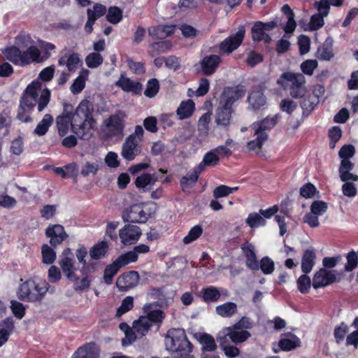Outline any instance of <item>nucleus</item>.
Returning <instances> with one entry per match:
<instances>
[{"label": "nucleus", "instance_id": "nucleus-5", "mask_svg": "<svg viewBox=\"0 0 358 358\" xmlns=\"http://www.w3.org/2000/svg\"><path fill=\"white\" fill-rule=\"evenodd\" d=\"M94 112V105L92 101L87 99H83L80 101L74 113L71 110V117H72V131L78 134L79 130H84L87 126L92 127L95 123L92 113Z\"/></svg>", "mask_w": 358, "mask_h": 358}, {"label": "nucleus", "instance_id": "nucleus-29", "mask_svg": "<svg viewBox=\"0 0 358 358\" xmlns=\"http://www.w3.org/2000/svg\"><path fill=\"white\" fill-rule=\"evenodd\" d=\"M252 38L255 42L264 41L266 44L271 41V36L267 34L263 28V22H256L251 29Z\"/></svg>", "mask_w": 358, "mask_h": 358}, {"label": "nucleus", "instance_id": "nucleus-17", "mask_svg": "<svg viewBox=\"0 0 358 358\" xmlns=\"http://www.w3.org/2000/svg\"><path fill=\"white\" fill-rule=\"evenodd\" d=\"M45 236L50 238V244L54 248L68 238L64 227L58 224L49 225L45 229Z\"/></svg>", "mask_w": 358, "mask_h": 358}, {"label": "nucleus", "instance_id": "nucleus-56", "mask_svg": "<svg viewBox=\"0 0 358 358\" xmlns=\"http://www.w3.org/2000/svg\"><path fill=\"white\" fill-rule=\"evenodd\" d=\"M156 181L151 174L145 173L136 178L135 185L138 188H144L148 185H154Z\"/></svg>", "mask_w": 358, "mask_h": 358}, {"label": "nucleus", "instance_id": "nucleus-49", "mask_svg": "<svg viewBox=\"0 0 358 358\" xmlns=\"http://www.w3.org/2000/svg\"><path fill=\"white\" fill-rule=\"evenodd\" d=\"M358 252H356L352 250L346 255L347 263L345 264L344 269L346 272H351L358 267Z\"/></svg>", "mask_w": 358, "mask_h": 358}, {"label": "nucleus", "instance_id": "nucleus-53", "mask_svg": "<svg viewBox=\"0 0 358 358\" xmlns=\"http://www.w3.org/2000/svg\"><path fill=\"white\" fill-rule=\"evenodd\" d=\"M238 189V187H229L227 185H221L215 187L213 190V196L215 199L221 197H225L231 193L236 192Z\"/></svg>", "mask_w": 358, "mask_h": 358}, {"label": "nucleus", "instance_id": "nucleus-39", "mask_svg": "<svg viewBox=\"0 0 358 358\" xmlns=\"http://www.w3.org/2000/svg\"><path fill=\"white\" fill-rule=\"evenodd\" d=\"M194 109L195 104L192 100L182 101L176 110L177 115L180 120L187 119L192 116Z\"/></svg>", "mask_w": 358, "mask_h": 358}, {"label": "nucleus", "instance_id": "nucleus-8", "mask_svg": "<svg viewBox=\"0 0 358 358\" xmlns=\"http://www.w3.org/2000/svg\"><path fill=\"white\" fill-rule=\"evenodd\" d=\"M355 154V148L352 144L344 145L338 152V156L341 159V164L338 168L341 181H358V176L350 173L355 167V164L350 161V158L352 157Z\"/></svg>", "mask_w": 358, "mask_h": 358}, {"label": "nucleus", "instance_id": "nucleus-21", "mask_svg": "<svg viewBox=\"0 0 358 358\" xmlns=\"http://www.w3.org/2000/svg\"><path fill=\"white\" fill-rule=\"evenodd\" d=\"M241 249L245 257V265L247 268L252 271L259 270V262L255 251L254 245L245 241L241 245Z\"/></svg>", "mask_w": 358, "mask_h": 358}, {"label": "nucleus", "instance_id": "nucleus-51", "mask_svg": "<svg viewBox=\"0 0 358 358\" xmlns=\"http://www.w3.org/2000/svg\"><path fill=\"white\" fill-rule=\"evenodd\" d=\"M134 307V299L131 296H126L121 303L120 307L117 309L115 317H120L131 310Z\"/></svg>", "mask_w": 358, "mask_h": 358}, {"label": "nucleus", "instance_id": "nucleus-6", "mask_svg": "<svg viewBox=\"0 0 358 358\" xmlns=\"http://www.w3.org/2000/svg\"><path fill=\"white\" fill-rule=\"evenodd\" d=\"M8 59L15 65L26 66L32 62L41 63V51L35 45L29 46L22 51L19 48L13 46L7 49Z\"/></svg>", "mask_w": 358, "mask_h": 358}, {"label": "nucleus", "instance_id": "nucleus-23", "mask_svg": "<svg viewBox=\"0 0 358 358\" xmlns=\"http://www.w3.org/2000/svg\"><path fill=\"white\" fill-rule=\"evenodd\" d=\"M176 31L174 24H159L150 27L148 34L152 39L164 40L166 37L171 36Z\"/></svg>", "mask_w": 358, "mask_h": 358}, {"label": "nucleus", "instance_id": "nucleus-32", "mask_svg": "<svg viewBox=\"0 0 358 358\" xmlns=\"http://www.w3.org/2000/svg\"><path fill=\"white\" fill-rule=\"evenodd\" d=\"M284 335L289 336L290 338H281L278 342L279 348L282 351H290L301 345L300 339L294 334L287 333Z\"/></svg>", "mask_w": 358, "mask_h": 358}, {"label": "nucleus", "instance_id": "nucleus-33", "mask_svg": "<svg viewBox=\"0 0 358 358\" xmlns=\"http://www.w3.org/2000/svg\"><path fill=\"white\" fill-rule=\"evenodd\" d=\"M53 171L61 176L62 178H70L76 179L78 174V169L76 163H70L63 167H54Z\"/></svg>", "mask_w": 358, "mask_h": 358}, {"label": "nucleus", "instance_id": "nucleus-4", "mask_svg": "<svg viewBox=\"0 0 358 358\" xmlns=\"http://www.w3.org/2000/svg\"><path fill=\"white\" fill-rule=\"evenodd\" d=\"M276 83L282 90H289L290 96L294 99L303 97L306 92V78L301 73L284 72L277 79Z\"/></svg>", "mask_w": 358, "mask_h": 358}, {"label": "nucleus", "instance_id": "nucleus-38", "mask_svg": "<svg viewBox=\"0 0 358 358\" xmlns=\"http://www.w3.org/2000/svg\"><path fill=\"white\" fill-rule=\"evenodd\" d=\"M201 173L202 172L195 166L187 176L182 177L180 180V184L182 190L194 186L198 181L199 177Z\"/></svg>", "mask_w": 358, "mask_h": 358}, {"label": "nucleus", "instance_id": "nucleus-46", "mask_svg": "<svg viewBox=\"0 0 358 358\" xmlns=\"http://www.w3.org/2000/svg\"><path fill=\"white\" fill-rule=\"evenodd\" d=\"M152 326L144 317H140L138 320L134 322V329L141 334V336H145Z\"/></svg>", "mask_w": 358, "mask_h": 358}, {"label": "nucleus", "instance_id": "nucleus-54", "mask_svg": "<svg viewBox=\"0 0 358 358\" xmlns=\"http://www.w3.org/2000/svg\"><path fill=\"white\" fill-rule=\"evenodd\" d=\"M138 260V256L136 255L134 250L128 251L121 255H120L117 259V263H118L121 267H124V266L136 262Z\"/></svg>", "mask_w": 358, "mask_h": 358}, {"label": "nucleus", "instance_id": "nucleus-16", "mask_svg": "<svg viewBox=\"0 0 358 358\" xmlns=\"http://www.w3.org/2000/svg\"><path fill=\"white\" fill-rule=\"evenodd\" d=\"M139 281L138 273L129 271L121 274L116 280V286L119 290L125 292L134 287Z\"/></svg>", "mask_w": 358, "mask_h": 358}, {"label": "nucleus", "instance_id": "nucleus-28", "mask_svg": "<svg viewBox=\"0 0 358 358\" xmlns=\"http://www.w3.org/2000/svg\"><path fill=\"white\" fill-rule=\"evenodd\" d=\"M199 296L206 303H216L221 297V294L217 287L208 286L201 289Z\"/></svg>", "mask_w": 358, "mask_h": 358}, {"label": "nucleus", "instance_id": "nucleus-48", "mask_svg": "<svg viewBox=\"0 0 358 358\" xmlns=\"http://www.w3.org/2000/svg\"><path fill=\"white\" fill-rule=\"evenodd\" d=\"M248 101L254 109H259L266 104V96L262 92H257L248 96Z\"/></svg>", "mask_w": 358, "mask_h": 358}, {"label": "nucleus", "instance_id": "nucleus-34", "mask_svg": "<svg viewBox=\"0 0 358 358\" xmlns=\"http://www.w3.org/2000/svg\"><path fill=\"white\" fill-rule=\"evenodd\" d=\"M153 306L155 305L152 303H146L144 306L143 309L147 313L144 317L152 324V323H162L164 319V313L160 309L152 310L151 308Z\"/></svg>", "mask_w": 358, "mask_h": 358}, {"label": "nucleus", "instance_id": "nucleus-42", "mask_svg": "<svg viewBox=\"0 0 358 358\" xmlns=\"http://www.w3.org/2000/svg\"><path fill=\"white\" fill-rule=\"evenodd\" d=\"M53 121L54 119L52 115L49 113L45 114L42 120L38 123L34 133L38 136H44L52 124Z\"/></svg>", "mask_w": 358, "mask_h": 358}, {"label": "nucleus", "instance_id": "nucleus-62", "mask_svg": "<svg viewBox=\"0 0 358 358\" xmlns=\"http://www.w3.org/2000/svg\"><path fill=\"white\" fill-rule=\"evenodd\" d=\"M308 273L301 275L297 280V287L299 292L302 294H307L309 292L311 280Z\"/></svg>", "mask_w": 358, "mask_h": 358}, {"label": "nucleus", "instance_id": "nucleus-43", "mask_svg": "<svg viewBox=\"0 0 358 358\" xmlns=\"http://www.w3.org/2000/svg\"><path fill=\"white\" fill-rule=\"evenodd\" d=\"M106 18L113 24H117L122 20L123 11L116 6H110L106 12Z\"/></svg>", "mask_w": 358, "mask_h": 358}, {"label": "nucleus", "instance_id": "nucleus-11", "mask_svg": "<svg viewBox=\"0 0 358 358\" xmlns=\"http://www.w3.org/2000/svg\"><path fill=\"white\" fill-rule=\"evenodd\" d=\"M122 217L124 222L145 223L150 215L144 210L142 204H134L123 211Z\"/></svg>", "mask_w": 358, "mask_h": 358}, {"label": "nucleus", "instance_id": "nucleus-1", "mask_svg": "<svg viewBox=\"0 0 358 358\" xmlns=\"http://www.w3.org/2000/svg\"><path fill=\"white\" fill-rule=\"evenodd\" d=\"M245 94L243 85H238L234 87L224 88L215 110V122L217 125L227 127L231 124V115L234 113L233 105Z\"/></svg>", "mask_w": 358, "mask_h": 358}, {"label": "nucleus", "instance_id": "nucleus-41", "mask_svg": "<svg viewBox=\"0 0 358 358\" xmlns=\"http://www.w3.org/2000/svg\"><path fill=\"white\" fill-rule=\"evenodd\" d=\"M217 315L222 317H231L237 313V305L234 302H226L219 305L215 308Z\"/></svg>", "mask_w": 358, "mask_h": 358}, {"label": "nucleus", "instance_id": "nucleus-59", "mask_svg": "<svg viewBox=\"0 0 358 358\" xmlns=\"http://www.w3.org/2000/svg\"><path fill=\"white\" fill-rule=\"evenodd\" d=\"M82 64L83 62L77 52H72L68 56L66 67L70 72H75Z\"/></svg>", "mask_w": 358, "mask_h": 358}, {"label": "nucleus", "instance_id": "nucleus-10", "mask_svg": "<svg viewBox=\"0 0 358 358\" xmlns=\"http://www.w3.org/2000/svg\"><path fill=\"white\" fill-rule=\"evenodd\" d=\"M222 62V59L218 55H209L203 57L198 65H195L196 73H201L205 76L214 74Z\"/></svg>", "mask_w": 358, "mask_h": 358}, {"label": "nucleus", "instance_id": "nucleus-14", "mask_svg": "<svg viewBox=\"0 0 358 358\" xmlns=\"http://www.w3.org/2000/svg\"><path fill=\"white\" fill-rule=\"evenodd\" d=\"M124 115L122 113L111 115L105 120V125L108 130L109 137H115L123 135L124 129Z\"/></svg>", "mask_w": 358, "mask_h": 358}, {"label": "nucleus", "instance_id": "nucleus-58", "mask_svg": "<svg viewBox=\"0 0 358 358\" xmlns=\"http://www.w3.org/2000/svg\"><path fill=\"white\" fill-rule=\"evenodd\" d=\"M264 61V57L262 54L255 51L250 50L247 55L245 63L247 66L254 68L257 64Z\"/></svg>", "mask_w": 358, "mask_h": 358}, {"label": "nucleus", "instance_id": "nucleus-47", "mask_svg": "<svg viewBox=\"0 0 358 358\" xmlns=\"http://www.w3.org/2000/svg\"><path fill=\"white\" fill-rule=\"evenodd\" d=\"M203 234V228L201 225H195L190 229L187 236L183 238L185 244H189L197 240Z\"/></svg>", "mask_w": 358, "mask_h": 358}, {"label": "nucleus", "instance_id": "nucleus-31", "mask_svg": "<svg viewBox=\"0 0 358 358\" xmlns=\"http://www.w3.org/2000/svg\"><path fill=\"white\" fill-rule=\"evenodd\" d=\"M316 254L314 249H307L304 251L301 258V271L303 273H309L315 264Z\"/></svg>", "mask_w": 358, "mask_h": 358}, {"label": "nucleus", "instance_id": "nucleus-2", "mask_svg": "<svg viewBox=\"0 0 358 358\" xmlns=\"http://www.w3.org/2000/svg\"><path fill=\"white\" fill-rule=\"evenodd\" d=\"M49 287V284L45 280L30 278L20 285L17 296L22 301L41 302Z\"/></svg>", "mask_w": 358, "mask_h": 358}, {"label": "nucleus", "instance_id": "nucleus-57", "mask_svg": "<svg viewBox=\"0 0 358 358\" xmlns=\"http://www.w3.org/2000/svg\"><path fill=\"white\" fill-rule=\"evenodd\" d=\"M259 269L265 275L271 274L275 269L273 261L267 256L262 257L259 262Z\"/></svg>", "mask_w": 358, "mask_h": 358}, {"label": "nucleus", "instance_id": "nucleus-27", "mask_svg": "<svg viewBox=\"0 0 358 358\" xmlns=\"http://www.w3.org/2000/svg\"><path fill=\"white\" fill-rule=\"evenodd\" d=\"M316 56L320 60L324 61H330L334 57L331 38H327L323 44L318 47Z\"/></svg>", "mask_w": 358, "mask_h": 358}, {"label": "nucleus", "instance_id": "nucleus-37", "mask_svg": "<svg viewBox=\"0 0 358 358\" xmlns=\"http://www.w3.org/2000/svg\"><path fill=\"white\" fill-rule=\"evenodd\" d=\"M199 342L202 345L201 353L207 352H214L217 348L215 338L213 336L207 333H203L200 335Z\"/></svg>", "mask_w": 358, "mask_h": 358}, {"label": "nucleus", "instance_id": "nucleus-26", "mask_svg": "<svg viewBox=\"0 0 358 358\" xmlns=\"http://www.w3.org/2000/svg\"><path fill=\"white\" fill-rule=\"evenodd\" d=\"M225 330L227 331L226 335L235 344L243 343L251 336V334L247 330L234 329L233 326L226 327Z\"/></svg>", "mask_w": 358, "mask_h": 358}, {"label": "nucleus", "instance_id": "nucleus-40", "mask_svg": "<svg viewBox=\"0 0 358 358\" xmlns=\"http://www.w3.org/2000/svg\"><path fill=\"white\" fill-rule=\"evenodd\" d=\"M219 162V157L217 155V153L212 150L204 155L202 161L196 166L203 172L206 166H215L218 164Z\"/></svg>", "mask_w": 358, "mask_h": 358}, {"label": "nucleus", "instance_id": "nucleus-25", "mask_svg": "<svg viewBox=\"0 0 358 358\" xmlns=\"http://www.w3.org/2000/svg\"><path fill=\"white\" fill-rule=\"evenodd\" d=\"M59 265L63 273L69 280H78V275L75 273L76 271L75 261L73 258H61L59 261Z\"/></svg>", "mask_w": 358, "mask_h": 358}, {"label": "nucleus", "instance_id": "nucleus-61", "mask_svg": "<svg viewBox=\"0 0 358 358\" xmlns=\"http://www.w3.org/2000/svg\"><path fill=\"white\" fill-rule=\"evenodd\" d=\"M39 44L43 50V52H41V62L42 63L50 57V51L55 50L56 46L53 43L44 41H40Z\"/></svg>", "mask_w": 358, "mask_h": 358}, {"label": "nucleus", "instance_id": "nucleus-35", "mask_svg": "<svg viewBox=\"0 0 358 358\" xmlns=\"http://www.w3.org/2000/svg\"><path fill=\"white\" fill-rule=\"evenodd\" d=\"M108 251V244L101 241L94 245L90 250V256L94 260H99L105 257Z\"/></svg>", "mask_w": 358, "mask_h": 358}, {"label": "nucleus", "instance_id": "nucleus-52", "mask_svg": "<svg viewBox=\"0 0 358 358\" xmlns=\"http://www.w3.org/2000/svg\"><path fill=\"white\" fill-rule=\"evenodd\" d=\"M106 6L99 3H95L92 9L88 8L87 10V15L92 17H94L96 21L99 18L106 15Z\"/></svg>", "mask_w": 358, "mask_h": 358}, {"label": "nucleus", "instance_id": "nucleus-44", "mask_svg": "<svg viewBox=\"0 0 358 358\" xmlns=\"http://www.w3.org/2000/svg\"><path fill=\"white\" fill-rule=\"evenodd\" d=\"M121 268V266L117 263L116 259L110 264L106 266L103 271L104 282L108 285H110L113 282L114 276Z\"/></svg>", "mask_w": 358, "mask_h": 358}, {"label": "nucleus", "instance_id": "nucleus-15", "mask_svg": "<svg viewBox=\"0 0 358 358\" xmlns=\"http://www.w3.org/2000/svg\"><path fill=\"white\" fill-rule=\"evenodd\" d=\"M336 281V276L332 271L322 268L316 271L313 278V287L314 289L324 287Z\"/></svg>", "mask_w": 358, "mask_h": 358}, {"label": "nucleus", "instance_id": "nucleus-64", "mask_svg": "<svg viewBox=\"0 0 358 358\" xmlns=\"http://www.w3.org/2000/svg\"><path fill=\"white\" fill-rule=\"evenodd\" d=\"M246 223L251 228H256L259 226H264L266 224V220L262 216L258 213H250L246 219Z\"/></svg>", "mask_w": 358, "mask_h": 358}, {"label": "nucleus", "instance_id": "nucleus-13", "mask_svg": "<svg viewBox=\"0 0 358 358\" xmlns=\"http://www.w3.org/2000/svg\"><path fill=\"white\" fill-rule=\"evenodd\" d=\"M142 235L141 229L136 225L125 224L119 231L120 241L124 245H131L136 243Z\"/></svg>", "mask_w": 358, "mask_h": 358}, {"label": "nucleus", "instance_id": "nucleus-55", "mask_svg": "<svg viewBox=\"0 0 358 358\" xmlns=\"http://www.w3.org/2000/svg\"><path fill=\"white\" fill-rule=\"evenodd\" d=\"M256 138L250 141L247 143V148L249 150H255L262 148L264 143L268 139V134H255Z\"/></svg>", "mask_w": 358, "mask_h": 358}, {"label": "nucleus", "instance_id": "nucleus-19", "mask_svg": "<svg viewBox=\"0 0 358 358\" xmlns=\"http://www.w3.org/2000/svg\"><path fill=\"white\" fill-rule=\"evenodd\" d=\"M100 349L95 342H89L78 348L71 358H99Z\"/></svg>", "mask_w": 358, "mask_h": 358}, {"label": "nucleus", "instance_id": "nucleus-24", "mask_svg": "<svg viewBox=\"0 0 358 358\" xmlns=\"http://www.w3.org/2000/svg\"><path fill=\"white\" fill-rule=\"evenodd\" d=\"M172 43L169 40H161L152 42L148 45V53L151 57L159 54L168 52L172 48Z\"/></svg>", "mask_w": 358, "mask_h": 358}, {"label": "nucleus", "instance_id": "nucleus-12", "mask_svg": "<svg viewBox=\"0 0 358 358\" xmlns=\"http://www.w3.org/2000/svg\"><path fill=\"white\" fill-rule=\"evenodd\" d=\"M63 106L62 113L56 117V127L58 130V134L61 137L67 134L70 126L72 129L71 110L73 109V106L70 103H64Z\"/></svg>", "mask_w": 358, "mask_h": 358}, {"label": "nucleus", "instance_id": "nucleus-3", "mask_svg": "<svg viewBox=\"0 0 358 358\" xmlns=\"http://www.w3.org/2000/svg\"><path fill=\"white\" fill-rule=\"evenodd\" d=\"M166 348L176 354L175 358H189L193 345L188 340L183 329H171L167 331L165 338Z\"/></svg>", "mask_w": 358, "mask_h": 358}, {"label": "nucleus", "instance_id": "nucleus-7", "mask_svg": "<svg viewBox=\"0 0 358 358\" xmlns=\"http://www.w3.org/2000/svg\"><path fill=\"white\" fill-rule=\"evenodd\" d=\"M42 85L37 80L32 81L24 90L21 99L29 100L37 103V110L42 112L48 105L50 101L51 92L49 89H43L40 96L38 92L41 90Z\"/></svg>", "mask_w": 358, "mask_h": 358}, {"label": "nucleus", "instance_id": "nucleus-30", "mask_svg": "<svg viewBox=\"0 0 358 358\" xmlns=\"http://www.w3.org/2000/svg\"><path fill=\"white\" fill-rule=\"evenodd\" d=\"M277 124V116L272 117H266L260 122H254L252 128L255 131V134H267L266 131L271 130Z\"/></svg>", "mask_w": 358, "mask_h": 358}, {"label": "nucleus", "instance_id": "nucleus-9", "mask_svg": "<svg viewBox=\"0 0 358 358\" xmlns=\"http://www.w3.org/2000/svg\"><path fill=\"white\" fill-rule=\"evenodd\" d=\"M245 26H239L235 34L229 35L219 43V52L221 55L232 53L241 46L245 38Z\"/></svg>", "mask_w": 358, "mask_h": 358}, {"label": "nucleus", "instance_id": "nucleus-18", "mask_svg": "<svg viewBox=\"0 0 358 358\" xmlns=\"http://www.w3.org/2000/svg\"><path fill=\"white\" fill-rule=\"evenodd\" d=\"M139 143L138 141L134 140L133 136L127 137L122 147L121 155L122 157L127 161L134 160L141 151Z\"/></svg>", "mask_w": 358, "mask_h": 358}, {"label": "nucleus", "instance_id": "nucleus-22", "mask_svg": "<svg viewBox=\"0 0 358 358\" xmlns=\"http://www.w3.org/2000/svg\"><path fill=\"white\" fill-rule=\"evenodd\" d=\"M36 105V103L20 98L17 108V119L22 122H32L33 119L31 117V114Z\"/></svg>", "mask_w": 358, "mask_h": 358}, {"label": "nucleus", "instance_id": "nucleus-50", "mask_svg": "<svg viewBox=\"0 0 358 358\" xmlns=\"http://www.w3.org/2000/svg\"><path fill=\"white\" fill-rule=\"evenodd\" d=\"M328 136L329 138V148L333 150L342 137V130L338 126L332 127L329 130Z\"/></svg>", "mask_w": 358, "mask_h": 358}, {"label": "nucleus", "instance_id": "nucleus-45", "mask_svg": "<svg viewBox=\"0 0 358 358\" xmlns=\"http://www.w3.org/2000/svg\"><path fill=\"white\" fill-rule=\"evenodd\" d=\"M42 262L45 264H52L56 259V252L48 244L41 247Z\"/></svg>", "mask_w": 358, "mask_h": 358}, {"label": "nucleus", "instance_id": "nucleus-60", "mask_svg": "<svg viewBox=\"0 0 358 358\" xmlns=\"http://www.w3.org/2000/svg\"><path fill=\"white\" fill-rule=\"evenodd\" d=\"M159 90V81L156 78H152L148 81L146 89L144 91V94L147 97L152 98L156 96Z\"/></svg>", "mask_w": 358, "mask_h": 358}, {"label": "nucleus", "instance_id": "nucleus-63", "mask_svg": "<svg viewBox=\"0 0 358 358\" xmlns=\"http://www.w3.org/2000/svg\"><path fill=\"white\" fill-rule=\"evenodd\" d=\"M103 57L99 52L89 54L85 58V62L89 68L94 69L103 63Z\"/></svg>", "mask_w": 358, "mask_h": 358}, {"label": "nucleus", "instance_id": "nucleus-20", "mask_svg": "<svg viewBox=\"0 0 358 358\" xmlns=\"http://www.w3.org/2000/svg\"><path fill=\"white\" fill-rule=\"evenodd\" d=\"M115 85L121 88L125 92H131L134 94L141 95L143 90V85L138 81H134L121 74Z\"/></svg>", "mask_w": 358, "mask_h": 358}, {"label": "nucleus", "instance_id": "nucleus-36", "mask_svg": "<svg viewBox=\"0 0 358 358\" xmlns=\"http://www.w3.org/2000/svg\"><path fill=\"white\" fill-rule=\"evenodd\" d=\"M89 75L87 69H82L80 71L79 76L73 80L70 90L73 94L80 93L85 87V83Z\"/></svg>", "mask_w": 358, "mask_h": 358}]
</instances>
